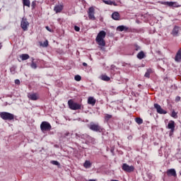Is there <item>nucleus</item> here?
Listing matches in <instances>:
<instances>
[{
    "label": "nucleus",
    "instance_id": "1",
    "mask_svg": "<svg viewBox=\"0 0 181 181\" xmlns=\"http://www.w3.org/2000/svg\"><path fill=\"white\" fill-rule=\"evenodd\" d=\"M106 35L107 33H105L104 30H102L99 32L95 38L96 43H98L99 46H101V47H104L105 46V41L104 39H105Z\"/></svg>",
    "mask_w": 181,
    "mask_h": 181
},
{
    "label": "nucleus",
    "instance_id": "17",
    "mask_svg": "<svg viewBox=\"0 0 181 181\" xmlns=\"http://www.w3.org/2000/svg\"><path fill=\"white\" fill-rule=\"evenodd\" d=\"M95 103H96V100L93 97H89L88 98V104H89L90 105L94 106L95 105Z\"/></svg>",
    "mask_w": 181,
    "mask_h": 181
},
{
    "label": "nucleus",
    "instance_id": "44",
    "mask_svg": "<svg viewBox=\"0 0 181 181\" xmlns=\"http://www.w3.org/2000/svg\"><path fill=\"white\" fill-rule=\"evenodd\" d=\"M69 134H70V133H69V132L66 133V134H65L66 136H69Z\"/></svg>",
    "mask_w": 181,
    "mask_h": 181
},
{
    "label": "nucleus",
    "instance_id": "43",
    "mask_svg": "<svg viewBox=\"0 0 181 181\" xmlns=\"http://www.w3.org/2000/svg\"><path fill=\"white\" fill-rule=\"evenodd\" d=\"M88 181H97V180L90 179V180H88Z\"/></svg>",
    "mask_w": 181,
    "mask_h": 181
},
{
    "label": "nucleus",
    "instance_id": "4",
    "mask_svg": "<svg viewBox=\"0 0 181 181\" xmlns=\"http://www.w3.org/2000/svg\"><path fill=\"white\" fill-rule=\"evenodd\" d=\"M29 21H28V18L25 17H23L21 21V28L23 29L24 32H26L29 28Z\"/></svg>",
    "mask_w": 181,
    "mask_h": 181
},
{
    "label": "nucleus",
    "instance_id": "39",
    "mask_svg": "<svg viewBox=\"0 0 181 181\" xmlns=\"http://www.w3.org/2000/svg\"><path fill=\"white\" fill-rule=\"evenodd\" d=\"M15 83L16 84H21V81H19V79H16V80H15Z\"/></svg>",
    "mask_w": 181,
    "mask_h": 181
},
{
    "label": "nucleus",
    "instance_id": "23",
    "mask_svg": "<svg viewBox=\"0 0 181 181\" xmlns=\"http://www.w3.org/2000/svg\"><path fill=\"white\" fill-rule=\"evenodd\" d=\"M23 6H28V8H30V0H22Z\"/></svg>",
    "mask_w": 181,
    "mask_h": 181
},
{
    "label": "nucleus",
    "instance_id": "35",
    "mask_svg": "<svg viewBox=\"0 0 181 181\" xmlns=\"http://www.w3.org/2000/svg\"><path fill=\"white\" fill-rule=\"evenodd\" d=\"M106 5H112V1H103Z\"/></svg>",
    "mask_w": 181,
    "mask_h": 181
},
{
    "label": "nucleus",
    "instance_id": "34",
    "mask_svg": "<svg viewBox=\"0 0 181 181\" xmlns=\"http://www.w3.org/2000/svg\"><path fill=\"white\" fill-rule=\"evenodd\" d=\"M134 49L136 52H138V50H141V47H139L138 45H134Z\"/></svg>",
    "mask_w": 181,
    "mask_h": 181
},
{
    "label": "nucleus",
    "instance_id": "36",
    "mask_svg": "<svg viewBox=\"0 0 181 181\" xmlns=\"http://www.w3.org/2000/svg\"><path fill=\"white\" fill-rule=\"evenodd\" d=\"M31 6H32L33 9H35V8H36V1H33L32 2Z\"/></svg>",
    "mask_w": 181,
    "mask_h": 181
},
{
    "label": "nucleus",
    "instance_id": "2",
    "mask_svg": "<svg viewBox=\"0 0 181 181\" xmlns=\"http://www.w3.org/2000/svg\"><path fill=\"white\" fill-rule=\"evenodd\" d=\"M68 105L70 110L74 111H77V110H81L83 108V105L81 104L74 102L72 99L68 100Z\"/></svg>",
    "mask_w": 181,
    "mask_h": 181
},
{
    "label": "nucleus",
    "instance_id": "42",
    "mask_svg": "<svg viewBox=\"0 0 181 181\" xmlns=\"http://www.w3.org/2000/svg\"><path fill=\"white\" fill-rule=\"evenodd\" d=\"M112 5H114V6H117V3H115V1H112Z\"/></svg>",
    "mask_w": 181,
    "mask_h": 181
},
{
    "label": "nucleus",
    "instance_id": "27",
    "mask_svg": "<svg viewBox=\"0 0 181 181\" xmlns=\"http://www.w3.org/2000/svg\"><path fill=\"white\" fill-rule=\"evenodd\" d=\"M135 121H136V124H138L139 125L144 124V120L142 119H141V117H136L135 119Z\"/></svg>",
    "mask_w": 181,
    "mask_h": 181
},
{
    "label": "nucleus",
    "instance_id": "29",
    "mask_svg": "<svg viewBox=\"0 0 181 181\" xmlns=\"http://www.w3.org/2000/svg\"><path fill=\"white\" fill-rule=\"evenodd\" d=\"M42 47H47L49 46V41L45 40L42 45Z\"/></svg>",
    "mask_w": 181,
    "mask_h": 181
},
{
    "label": "nucleus",
    "instance_id": "14",
    "mask_svg": "<svg viewBox=\"0 0 181 181\" xmlns=\"http://www.w3.org/2000/svg\"><path fill=\"white\" fill-rule=\"evenodd\" d=\"M112 18L114 21H119L121 16L119 15V13L115 11L112 14Z\"/></svg>",
    "mask_w": 181,
    "mask_h": 181
},
{
    "label": "nucleus",
    "instance_id": "19",
    "mask_svg": "<svg viewBox=\"0 0 181 181\" xmlns=\"http://www.w3.org/2000/svg\"><path fill=\"white\" fill-rule=\"evenodd\" d=\"M146 55H145V52L144 51H141L137 54V59H139V60H142V59H145Z\"/></svg>",
    "mask_w": 181,
    "mask_h": 181
},
{
    "label": "nucleus",
    "instance_id": "28",
    "mask_svg": "<svg viewBox=\"0 0 181 181\" xmlns=\"http://www.w3.org/2000/svg\"><path fill=\"white\" fill-rule=\"evenodd\" d=\"M30 67L31 69L36 70V69H37V65L36 64V63H35V62H31Z\"/></svg>",
    "mask_w": 181,
    "mask_h": 181
},
{
    "label": "nucleus",
    "instance_id": "40",
    "mask_svg": "<svg viewBox=\"0 0 181 181\" xmlns=\"http://www.w3.org/2000/svg\"><path fill=\"white\" fill-rule=\"evenodd\" d=\"M45 28L47 29V30H48V32H52V29H50L49 26H46Z\"/></svg>",
    "mask_w": 181,
    "mask_h": 181
},
{
    "label": "nucleus",
    "instance_id": "10",
    "mask_svg": "<svg viewBox=\"0 0 181 181\" xmlns=\"http://www.w3.org/2000/svg\"><path fill=\"white\" fill-rule=\"evenodd\" d=\"M154 108H156L158 114H161V115L168 114V112L163 110L162 107H160V105L158 103L154 104Z\"/></svg>",
    "mask_w": 181,
    "mask_h": 181
},
{
    "label": "nucleus",
    "instance_id": "45",
    "mask_svg": "<svg viewBox=\"0 0 181 181\" xmlns=\"http://www.w3.org/2000/svg\"><path fill=\"white\" fill-rule=\"evenodd\" d=\"M2 48V45L0 43V49Z\"/></svg>",
    "mask_w": 181,
    "mask_h": 181
},
{
    "label": "nucleus",
    "instance_id": "8",
    "mask_svg": "<svg viewBox=\"0 0 181 181\" xmlns=\"http://www.w3.org/2000/svg\"><path fill=\"white\" fill-rule=\"evenodd\" d=\"M95 9L91 6L88 10V16L90 21H95Z\"/></svg>",
    "mask_w": 181,
    "mask_h": 181
},
{
    "label": "nucleus",
    "instance_id": "37",
    "mask_svg": "<svg viewBox=\"0 0 181 181\" xmlns=\"http://www.w3.org/2000/svg\"><path fill=\"white\" fill-rule=\"evenodd\" d=\"M74 30H76V32H80V27L75 25Z\"/></svg>",
    "mask_w": 181,
    "mask_h": 181
},
{
    "label": "nucleus",
    "instance_id": "33",
    "mask_svg": "<svg viewBox=\"0 0 181 181\" xmlns=\"http://www.w3.org/2000/svg\"><path fill=\"white\" fill-rule=\"evenodd\" d=\"M76 81H81V76L80 75H76L74 77Z\"/></svg>",
    "mask_w": 181,
    "mask_h": 181
},
{
    "label": "nucleus",
    "instance_id": "30",
    "mask_svg": "<svg viewBox=\"0 0 181 181\" xmlns=\"http://www.w3.org/2000/svg\"><path fill=\"white\" fill-rule=\"evenodd\" d=\"M10 71L11 74H15V73H16V68L15 66L11 67Z\"/></svg>",
    "mask_w": 181,
    "mask_h": 181
},
{
    "label": "nucleus",
    "instance_id": "7",
    "mask_svg": "<svg viewBox=\"0 0 181 181\" xmlns=\"http://www.w3.org/2000/svg\"><path fill=\"white\" fill-rule=\"evenodd\" d=\"M122 170L124 172H127V173H131V172H134L135 170V167L134 165H129L127 163H123L122 166Z\"/></svg>",
    "mask_w": 181,
    "mask_h": 181
},
{
    "label": "nucleus",
    "instance_id": "15",
    "mask_svg": "<svg viewBox=\"0 0 181 181\" xmlns=\"http://www.w3.org/2000/svg\"><path fill=\"white\" fill-rule=\"evenodd\" d=\"M168 176H174V177H176V170L175 169H170L167 171Z\"/></svg>",
    "mask_w": 181,
    "mask_h": 181
},
{
    "label": "nucleus",
    "instance_id": "32",
    "mask_svg": "<svg viewBox=\"0 0 181 181\" xmlns=\"http://www.w3.org/2000/svg\"><path fill=\"white\" fill-rule=\"evenodd\" d=\"M171 117H173V118H177V113L173 110L171 113Z\"/></svg>",
    "mask_w": 181,
    "mask_h": 181
},
{
    "label": "nucleus",
    "instance_id": "24",
    "mask_svg": "<svg viewBox=\"0 0 181 181\" xmlns=\"http://www.w3.org/2000/svg\"><path fill=\"white\" fill-rule=\"evenodd\" d=\"M177 33H179V27L175 26L173 30V36H177Z\"/></svg>",
    "mask_w": 181,
    "mask_h": 181
},
{
    "label": "nucleus",
    "instance_id": "31",
    "mask_svg": "<svg viewBox=\"0 0 181 181\" xmlns=\"http://www.w3.org/2000/svg\"><path fill=\"white\" fill-rule=\"evenodd\" d=\"M51 163L52 165H55V166H60V163H59L57 160H52Z\"/></svg>",
    "mask_w": 181,
    "mask_h": 181
},
{
    "label": "nucleus",
    "instance_id": "22",
    "mask_svg": "<svg viewBox=\"0 0 181 181\" xmlns=\"http://www.w3.org/2000/svg\"><path fill=\"white\" fill-rule=\"evenodd\" d=\"M83 167L86 168V169H89V168H91V162L86 160L83 163Z\"/></svg>",
    "mask_w": 181,
    "mask_h": 181
},
{
    "label": "nucleus",
    "instance_id": "20",
    "mask_svg": "<svg viewBox=\"0 0 181 181\" xmlns=\"http://www.w3.org/2000/svg\"><path fill=\"white\" fill-rule=\"evenodd\" d=\"M128 29V27L125 25H119L117 27V30H119V32H127Z\"/></svg>",
    "mask_w": 181,
    "mask_h": 181
},
{
    "label": "nucleus",
    "instance_id": "6",
    "mask_svg": "<svg viewBox=\"0 0 181 181\" xmlns=\"http://www.w3.org/2000/svg\"><path fill=\"white\" fill-rule=\"evenodd\" d=\"M88 128L95 132H101L103 131V128H101L98 124H95L94 122H90Z\"/></svg>",
    "mask_w": 181,
    "mask_h": 181
},
{
    "label": "nucleus",
    "instance_id": "5",
    "mask_svg": "<svg viewBox=\"0 0 181 181\" xmlns=\"http://www.w3.org/2000/svg\"><path fill=\"white\" fill-rule=\"evenodd\" d=\"M40 129L42 132H46L52 129V125L48 122H42L40 124Z\"/></svg>",
    "mask_w": 181,
    "mask_h": 181
},
{
    "label": "nucleus",
    "instance_id": "26",
    "mask_svg": "<svg viewBox=\"0 0 181 181\" xmlns=\"http://www.w3.org/2000/svg\"><path fill=\"white\" fill-rule=\"evenodd\" d=\"M112 118V115H109V114H105V122H108Z\"/></svg>",
    "mask_w": 181,
    "mask_h": 181
},
{
    "label": "nucleus",
    "instance_id": "11",
    "mask_svg": "<svg viewBox=\"0 0 181 181\" xmlns=\"http://www.w3.org/2000/svg\"><path fill=\"white\" fill-rule=\"evenodd\" d=\"M175 121L173 120H170L167 126V128L168 129H170V135H172V134H173V132H175Z\"/></svg>",
    "mask_w": 181,
    "mask_h": 181
},
{
    "label": "nucleus",
    "instance_id": "9",
    "mask_svg": "<svg viewBox=\"0 0 181 181\" xmlns=\"http://www.w3.org/2000/svg\"><path fill=\"white\" fill-rule=\"evenodd\" d=\"M162 5H167L168 6H174V8H179L180 5L177 4V2L175 1H161Z\"/></svg>",
    "mask_w": 181,
    "mask_h": 181
},
{
    "label": "nucleus",
    "instance_id": "18",
    "mask_svg": "<svg viewBox=\"0 0 181 181\" xmlns=\"http://www.w3.org/2000/svg\"><path fill=\"white\" fill-rule=\"evenodd\" d=\"M175 62H177V63H179L180 62H181V51L179 50L175 57Z\"/></svg>",
    "mask_w": 181,
    "mask_h": 181
},
{
    "label": "nucleus",
    "instance_id": "3",
    "mask_svg": "<svg viewBox=\"0 0 181 181\" xmlns=\"http://www.w3.org/2000/svg\"><path fill=\"white\" fill-rule=\"evenodd\" d=\"M0 117L2 119L7 121H12V119H15V115L8 112H0Z\"/></svg>",
    "mask_w": 181,
    "mask_h": 181
},
{
    "label": "nucleus",
    "instance_id": "21",
    "mask_svg": "<svg viewBox=\"0 0 181 181\" xmlns=\"http://www.w3.org/2000/svg\"><path fill=\"white\" fill-rule=\"evenodd\" d=\"M30 58V57L28 54H22L20 55V59H21L23 61L28 60Z\"/></svg>",
    "mask_w": 181,
    "mask_h": 181
},
{
    "label": "nucleus",
    "instance_id": "13",
    "mask_svg": "<svg viewBox=\"0 0 181 181\" xmlns=\"http://www.w3.org/2000/svg\"><path fill=\"white\" fill-rule=\"evenodd\" d=\"M63 8H64V6L62 4H58L54 6V11L56 13H60V12L63 11Z\"/></svg>",
    "mask_w": 181,
    "mask_h": 181
},
{
    "label": "nucleus",
    "instance_id": "12",
    "mask_svg": "<svg viewBox=\"0 0 181 181\" xmlns=\"http://www.w3.org/2000/svg\"><path fill=\"white\" fill-rule=\"evenodd\" d=\"M28 98L32 101H37V100L40 98V96L38 93H28Z\"/></svg>",
    "mask_w": 181,
    "mask_h": 181
},
{
    "label": "nucleus",
    "instance_id": "25",
    "mask_svg": "<svg viewBox=\"0 0 181 181\" xmlns=\"http://www.w3.org/2000/svg\"><path fill=\"white\" fill-rule=\"evenodd\" d=\"M151 74H152V69H147L144 76H146L147 78H149V77H151Z\"/></svg>",
    "mask_w": 181,
    "mask_h": 181
},
{
    "label": "nucleus",
    "instance_id": "46",
    "mask_svg": "<svg viewBox=\"0 0 181 181\" xmlns=\"http://www.w3.org/2000/svg\"><path fill=\"white\" fill-rule=\"evenodd\" d=\"M32 62H35V58H32Z\"/></svg>",
    "mask_w": 181,
    "mask_h": 181
},
{
    "label": "nucleus",
    "instance_id": "38",
    "mask_svg": "<svg viewBox=\"0 0 181 181\" xmlns=\"http://www.w3.org/2000/svg\"><path fill=\"white\" fill-rule=\"evenodd\" d=\"M175 101H176L177 103H179V101H180V96H177V97L175 98Z\"/></svg>",
    "mask_w": 181,
    "mask_h": 181
},
{
    "label": "nucleus",
    "instance_id": "41",
    "mask_svg": "<svg viewBox=\"0 0 181 181\" xmlns=\"http://www.w3.org/2000/svg\"><path fill=\"white\" fill-rule=\"evenodd\" d=\"M83 66H84V67H87V63L83 62Z\"/></svg>",
    "mask_w": 181,
    "mask_h": 181
},
{
    "label": "nucleus",
    "instance_id": "16",
    "mask_svg": "<svg viewBox=\"0 0 181 181\" xmlns=\"http://www.w3.org/2000/svg\"><path fill=\"white\" fill-rule=\"evenodd\" d=\"M99 78L100 80H103V81H110L111 80V78L110 76L105 75V74H102L99 76Z\"/></svg>",
    "mask_w": 181,
    "mask_h": 181
}]
</instances>
